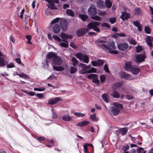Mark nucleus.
<instances>
[{
  "mask_svg": "<svg viewBox=\"0 0 153 153\" xmlns=\"http://www.w3.org/2000/svg\"><path fill=\"white\" fill-rule=\"evenodd\" d=\"M52 59V64L53 65H60L62 63V60L60 57L57 56V54L53 52H49L47 54L46 60Z\"/></svg>",
  "mask_w": 153,
  "mask_h": 153,
  "instance_id": "nucleus-1",
  "label": "nucleus"
},
{
  "mask_svg": "<svg viewBox=\"0 0 153 153\" xmlns=\"http://www.w3.org/2000/svg\"><path fill=\"white\" fill-rule=\"evenodd\" d=\"M99 46L102 48H104L109 50L115 49L116 47L114 42L112 41H109L107 44H99Z\"/></svg>",
  "mask_w": 153,
  "mask_h": 153,
  "instance_id": "nucleus-2",
  "label": "nucleus"
},
{
  "mask_svg": "<svg viewBox=\"0 0 153 153\" xmlns=\"http://www.w3.org/2000/svg\"><path fill=\"white\" fill-rule=\"evenodd\" d=\"M60 25L63 32L66 31L68 29V22L67 19L65 18L61 19L59 22Z\"/></svg>",
  "mask_w": 153,
  "mask_h": 153,
  "instance_id": "nucleus-3",
  "label": "nucleus"
},
{
  "mask_svg": "<svg viewBox=\"0 0 153 153\" xmlns=\"http://www.w3.org/2000/svg\"><path fill=\"white\" fill-rule=\"evenodd\" d=\"M86 28H81L78 29L76 31V34L78 37H81L84 36L88 31Z\"/></svg>",
  "mask_w": 153,
  "mask_h": 153,
  "instance_id": "nucleus-4",
  "label": "nucleus"
},
{
  "mask_svg": "<svg viewBox=\"0 0 153 153\" xmlns=\"http://www.w3.org/2000/svg\"><path fill=\"white\" fill-rule=\"evenodd\" d=\"M87 77L89 79H93L92 82L97 84L99 85L100 81L98 79V76L95 74H90L88 75Z\"/></svg>",
  "mask_w": 153,
  "mask_h": 153,
  "instance_id": "nucleus-5",
  "label": "nucleus"
},
{
  "mask_svg": "<svg viewBox=\"0 0 153 153\" xmlns=\"http://www.w3.org/2000/svg\"><path fill=\"white\" fill-rule=\"evenodd\" d=\"M120 76L122 79L124 78L129 80L134 79V78L131 75L125 72H121L120 73Z\"/></svg>",
  "mask_w": 153,
  "mask_h": 153,
  "instance_id": "nucleus-6",
  "label": "nucleus"
},
{
  "mask_svg": "<svg viewBox=\"0 0 153 153\" xmlns=\"http://www.w3.org/2000/svg\"><path fill=\"white\" fill-rule=\"evenodd\" d=\"M146 56L143 54H137L135 56V61L136 63L142 62L144 61Z\"/></svg>",
  "mask_w": 153,
  "mask_h": 153,
  "instance_id": "nucleus-7",
  "label": "nucleus"
},
{
  "mask_svg": "<svg viewBox=\"0 0 153 153\" xmlns=\"http://www.w3.org/2000/svg\"><path fill=\"white\" fill-rule=\"evenodd\" d=\"M120 111L119 109L114 107H111L109 109V112L111 115L117 116Z\"/></svg>",
  "mask_w": 153,
  "mask_h": 153,
  "instance_id": "nucleus-8",
  "label": "nucleus"
},
{
  "mask_svg": "<svg viewBox=\"0 0 153 153\" xmlns=\"http://www.w3.org/2000/svg\"><path fill=\"white\" fill-rule=\"evenodd\" d=\"M88 12L89 14L91 16L96 15L97 11L95 6L94 5H91L88 9Z\"/></svg>",
  "mask_w": 153,
  "mask_h": 153,
  "instance_id": "nucleus-9",
  "label": "nucleus"
},
{
  "mask_svg": "<svg viewBox=\"0 0 153 153\" xmlns=\"http://www.w3.org/2000/svg\"><path fill=\"white\" fill-rule=\"evenodd\" d=\"M128 45L126 43H121L118 45V48L120 51H124L127 49Z\"/></svg>",
  "mask_w": 153,
  "mask_h": 153,
  "instance_id": "nucleus-10",
  "label": "nucleus"
},
{
  "mask_svg": "<svg viewBox=\"0 0 153 153\" xmlns=\"http://www.w3.org/2000/svg\"><path fill=\"white\" fill-rule=\"evenodd\" d=\"M61 28V27L60 25L58 24H54L53 26L52 30L55 34H57L60 32Z\"/></svg>",
  "mask_w": 153,
  "mask_h": 153,
  "instance_id": "nucleus-11",
  "label": "nucleus"
},
{
  "mask_svg": "<svg viewBox=\"0 0 153 153\" xmlns=\"http://www.w3.org/2000/svg\"><path fill=\"white\" fill-rule=\"evenodd\" d=\"M134 75H137L140 72V69L137 66L135 65H133L131 70L130 71Z\"/></svg>",
  "mask_w": 153,
  "mask_h": 153,
  "instance_id": "nucleus-12",
  "label": "nucleus"
},
{
  "mask_svg": "<svg viewBox=\"0 0 153 153\" xmlns=\"http://www.w3.org/2000/svg\"><path fill=\"white\" fill-rule=\"evenodd\" d=\"M62 100L61 97H57L53 99H50L48 101V103L51 105H53L58 103L59 101Z\"/></svg>",
  "mask_w": 153,
  "mask_h": 153,
  "instance_id": "nucleus-13",
  "label": "nucleus"
},
{
  "mask_svg": "<svg viewBox=\"0 0 153 153\" xmlns=\"http://www.w3.org/2000/svg\"><path fill=\"white\" fill-rule=\"evenodd\" d=\"M100 25V23L98 22H90L88 24L87 26V29L88 30L93 29L94 26H99Z\"/></svg>",
  "mask_w": 153,
  "mask_h": 153,
  "instance_id": "nucleus-14",
  "label": "nucleus"
},
{
  "mask_svg": "<svg viewBox=\"0 0 153 153\" xmlns=\"http://www.w3.org/2000/svg\"><path fill=\"white\" fill-rule=\"evenodd\" d=\"M133 66L132 62L131 61H126L125 63L124 69L128 71H130Z\"/></svg>",
  "mask_w": 153,
  "mask_h": 153,
  "instance_id": "nucleus-15",
  "label": "nucleus"
},
{
  "mask_svg": "<svg viewBox=\"0 0 153 153\" xmlns=\"http://www.w3.org/2000/svg\"><path fill=\"white\" fill-rule=\"evenodd\" d=\"M133 23L134 25L137 28L138 30L139 31H142V25L138 21H134Z\"/></svg>",
  "mask_w": 153,
  "mask_h": 153,
  "instance_id": "nucleus-16",
  "label": "nucleus"
},
{
  "mask_svg": "<svg viewBox=\"0 0 153 153\" xmlns=\"http://www.w3.org/2000/svg\"><path fill=\"white\" fill-rule=\"evenodd\" d=\"M111 95L114 98H118L120 97L119 92L115 90H113V92L111 94Z\"/></svg>",
  "mask_w": 153,
  "mask_h": 153,
  "instance_id": "nucleus-17",
  "label": "nucleus"
},
{
  "mask_svg": "<svg viewBox=\"0 0 153 153\" xmlns=\"http://www.w3.org/2000/svg\"><path fill=\"white\" fill-rule=\"evenodd\" d=\"M119 131L121 134L122 135H124L126 134L128 130L127 127L120 128L119 130Z\"/></svg>",
  "mask_w": 153,
  "mask_h": 153,
  "instance_id": "nucleus-18",
  "label": "nucleus"
},
{
  "mask_svg": "<svg viewBox=\"0 0 153 153\" xmlns=\"http://www.w3.org/2000/svg\"><path fill=\"white\" fill-rule=\"evenodd\" d=\"M89 123V122L88 121H84L78 123L76 124V126H82L87 125Z\"/></svg>",
  "mask_w": 153,
  "mask_h": 153,
  "instance_id": "nucleus-19",
  "label": "nucleus"
},
{
  "mask_svg": "<svg viewBox=\"0 0 153 153\" xmlns=\"http://www.w3.org/2000/svg\"><path fill=\"white\" fill-rule=\"evenodd\" d=\"M97 7L100 8H103L104 7V2L101 0H98L97 2Z\"/></svg>",
  "mask_w": 153,
  "mask_h": 153,
  "instance_id": "nucleus-20",
  "label": "nucleus"
},
{
  "mask_svg": "<svg viewBox=\"0 0 153 153\" xmlns=\"http://www.w3.org/2000/svg\"><path fill=\"white\" fill-rule=\"evenodd\" d=\"M62 119L64 121H69L71 120V118L70 117L69 114L64 115L62 117Z\"/></svg>",
  "mask_w": 153,
  "mask_h": 153,
  "instance_id": "nucleus-21",
  "label": "nucleus"
},
{
  "mask_svg": "<svg viewBox=\"0 0 153 153\" xmlns=\"http://www.w3.org/2000/svg\"><path fill=\"white\" fill-rule=\"evenodd\" d=\"M62 41L64 42H60V45L62 47L64 48H68V42L67 40H64L62 39Z\"/></svg>",
  "mask_w": 153,
  "mask_h": 153,
  "instance_id": "nucleus-22",
  "label": "nucleus"
},
{
  "mask_svg": "<svg viewBox=\"0 0 153 153\" xmlns=\"http://www.w3.org/2000/svg\"><path fill=\"white\" fill-rule=\"evenodd\" d=\"M66 14L67 15L74 17V16L75 13L71 9H68L66 11Z\"/></svg>",
  "mask_w": 153,
  "mask_h": 153,
  "instance_id": "nucleus-23",
  "label": "nucleus"
},
{
  "mask_svg": "<svg viewBox=\"0 0 153 153\" xmlns=\"http://www.w3.org/2000/svg\"><path fill=\"white\" fill-rule=\"evenodd\" d=\"M53 69L57 71H62L64 70V68L62 66H57L53 65Z\"/></svg>",
  "mask_w": 153,
  "mask_h": 153,
  "instance_id": "nucleus-24",
  "label": "nucleus"
},
{
  "mask_svg": "<svg viewBox=\"0 0 153 153\" xmlns=\"http://www.w3.org/2000/svg\"><path fill=\"white\" fill-rule=\"evenodd\" d=\"M106 7L107 8H110L112 6V2L109 0H106L105 2Z\"/></svg>",
  "mask_w": 153,
  "mask_h": 153,
  "instance_id": "nucleus-25",
  "label": "nucleus"
},
{
  "mask_svg": "<svg viewBox=\"0 0 153 153\" xmlns=\"http://www.w3.org/2000/svg\"><path fill=\"white\" fill-rule=\"evenodd\" d=\"M79 16L84 21L87 19L88 18V16L84 14H80L79 15Z\"/></svg>",
  "mask_w": 153,
  "mask_h": 153,
  "instance_id": "nucleus-26",
  "label": "nucleus"
},
{
  "mask_svg": "<svg viewBox=\"0 0 153 153\" xmlns=\"http://www.w3.org/2000/svg\"><path fill=\"white\" fill-rule=\"evenodd\" d=\"M102 99L106 102H109L108 100V96L106 94H102Z\"/></svg>",
  "mask_w": 153,
  "mask_h": 153,
  "instance_id": "nucleus-27",
  "label": "nucleus"
},
{
  "mask_svg": "<svg viewBox=\"0 0 153 153\" xmlns=\"http://www.w3.org/2000/svg\"><path fill=\"white\" fill-rule=\"evenodd\" d=\"M89 57L88 56L86 55H84L83 56L82 59L83 60V62L88 63L89 62Z\"/></svg>",
  "mask_w": 153,
  "mask_h": 153,
  "instance_id": "nucleus-28",
  "label": "nucleus"
},
{
  "mask_svg": "<svg viewBox=\"0 0 153 153\" xmlns=\"http://www.w3.org/2000/svg\"><path fill=\"white\" fill-rule=\"evenodd\" d=\"M114 105L115 107H116V108H119L121 109L123 108V105L122 104H120L119 103H118L116 102H114Z\"/></svg>",
  "mask_w": 153,
  "mask_h": 153,
  "instance_id": "nucleus-29",
  "label": "nucleus"
},
{
  "mask_svg": "<svg viewBox=\"0 0 153 153\" xmlns=\"http://www.w3.org/2000/svg\"><path fill=\"white\" fill-rule=\"evenodd\" d=\"M4 59L1 57H0V67H4L6 65Z\"/></svg>",
  "mask_w": 153,
  "mask_h": 153,
  "instance_id": "nucleus-30",
  "label": "nucleus"
},
{
  "mask_svg": "<svg viewBox=\"0 0 153 153\" xmlns=\"http://www.w3.org/2000/svg\"><path fill=\"white\" fill-rule=\"evenodd\" d=\"M123 83L122 82H117L115 83L114 86H115V89H117V88H120L123 85Z\"/></svg>",
  "mask_w": 153,
  "mask_h": 153,
  "instance_id": "nucleus-31",
  "label": "nucleus"
},
{
  "mask_svg": "<svg viewBox=\"0 0 153 153\" xmlns=\"http://www.w3.org/2000/svg\"><path fill=\"white\" fill-rule=\"evenodd\" d=\"M77 71L76 68L71 66L70 68V73L71 74H73L75 73Z\"/></svg>",
  "mask_w": 153,
  "mask_h": 153,
  "instance_id": "nucleus-32",
  "label": "nucleus"
},
{
  "mask_svg": "<svg viewBox=\"0 0 153 153\" xmlns=\"http://www.w3.org/2000/svg\"><path fill=\"white\" fill-rule=\"evenodd\" d=\"M144 30L146 33L149 34L151 33L152 30L150 27L145 26V27Z\"/></svg>",
  "mask_w": 153,
  "mask_h": 153,
  "instance_id": "nucleus-33",
  "label": "nucleus"
},
{
  "mask_svg": "<svg viewBox=\"0 0 153 153\" xmlns=\"http://www.w3.org/2000/svg\"><path fill=\"white\" fill-rule=\"evenodd\" d=\"M76 56L80 60H82L83 58V55L81 53H78L76 54Z\"/></svg>",
  "mask_w": 153,
  "mask_h": 153,
  "instance_id": "nucleus-34",
  "label": "nucleus"
},
{
  "mask_svg": "<svg viewBox=\"0 0 153 153\" xmlns=\"http://www.w3.org/2000/svg\"><path fill=\"white\" fill-rule=\"evenodd\" d=\"M135 14L136 15H139L141 14V11L140 8L137 7L134 9Z\"/></svg>",
  "mask_w": 153,
  "mask_h": 153,
  "instance_id": "nucleus-35",
  "label": "nucleus"
},
{
  "mask_svg": "<svg viewBox=\"0 0 153 153\" xmlns=\"http://www.w3.org/2000/svg\"><path fill=\"white\" fill-rule=\"evenodd\" d=\"M100 78L101 82L102 83L106 80V77L104 75H101Z\"/></svg>",
  "mask_w": 153,
  "mask_h": 153,
  "instance_id": "nucleus-36",
  "label": "nucleus"
},
{
  "mask_svg": "<svg viewBox=\"0 0 153 153\" xmlns=\"http://www.w3.org/2000/svg\"><path fill=\"white\" fill-rule=\"evenodd\" d=\"M91 18L97 21H100L101 19V18L100 16L95 15L94 16H92L91 17Z\"/></svg>",
  "mask_w": 153,
  "mask_h": 153,
  "instance_id": "nucleus-37",
  "label": "nucleus"
},
{
  "mask_svg": "<svg viewBox=\"0 0 153 153\" xmlns=\"http://www.w3.org/2000/svg\"><path fill=\"white\" fill-rule=\"evenodd\" d=\"M72 60L73 62V65L74 66H76L78 64V62L76 58L73 57L72 59Z\"/></svg>",
  "mask_w": 153,
  "mask_h": 153,
  "instance_id": "nucleus-38",
  "label": "nucleus"
},
{
  "mask_svg": "<svg viewBox=\"0 0 153 153\" xmlns=\"http://www.w3.org/2000/svg\"><path fill=\"white\" fill-rule=\"evenodd\" d=\"M61 19L59 18H56L53 19L51 22V24L52 25L54 24H55L56 23H58L59 22V20Z\"/></svg>",
  "mask_w": 153,
  "mask_h": 153,
  "instance_id": "nucleus-39",
  "label": "nucleus"
},
{
  "mask_svg": "<svg viewBox=\"0 0 153 153\" xmlns=\"http://www.w3.org/2000/svg\"><path fill=\"white\" fill-rule=\"evenodd\" d=\"M146 42H153V37L149 36H147L146 38Z\"/></svg>",
  "mask_w": 153,
  "mask_h": 153,
  "instance_id": "nucleus-40",
  "label": "nucleus"
},
{
  "mask_svg": "<svg viewBox=\"0 0 153 153\" xmlns=\"http://www.w3.org/2000/svg\"><path fill=\"white\" fill-rule=\"evenodd\" d=\"M53 39L56 41H57L58 42H60L61 41V39L57 36L56 35H54L53 36Z\"/></svg>",
  "mask_w": 153,
  "mask_h": 153,
  "instance_id": "nucleus-41",
  "label": "nucleus"
},
{
  "mask_svg": "<svg viewBox=\"0 0 153 153\" xmlns=\"http://www.w3.org/2000/svg\"><path fill=\"white\" fill-rule=\"evenodd\" d=\"M74 114L76 116L78 117H83L85 116V114L81 113V112H76L74 113Z\"/></svg>",
  "mask_w": 153,
  "mask_h": 153,
  "instance_id": "nucleus-42",
  "label": "nucleus"
},
{
  "mask_svg": "<svg viewBox=\"0 0 153 153\" xmlns=\"http://www.w3.org/2000/svg\"><path fill=\"white\" fill-rule=\"evenodd\" d=\"M20 77H22L25 79H28L29 78V77L24 73H22L20 74Z\"/></svg>",
  "mask_w": 153,
  "mask_h": 153,
  "instance_id": "nucleus-43",
  "label": "nucleus"
},
{
  "mask_svg": "<svg viewBox=\"0 0 153 153\" xmlns=\"http://www.w3.org/2000/svg\"><path fill=\"white\" fill-rule=\"evenodd\" d=\"M97 71L96 69L94 68H92L88 71V73H96Z\"/></svg>",
  "mask_w": 153,
  "mask_h": 153,
  "instance_id": "nucleus-44",
  "label": "nucleus"
},
{
  "mask_svg": "<svg viewBox=\"0 0 153 153\" xmlns=\"http://www.w3.org/2000/svg\"><path fill=\"white\" fill-rule=\"evenodd\" d=\"M136 51L137 53H139L142 50V47L139 45L136 47Z\"/></svg>",
  "mask_w": 153,
  "mask_h": 153,
  "instance_id": "nucleus-45",
  "label": "nucleus"
},
{
  "mask_svg": "<svg viewBox=\"0 0 153 153\" xmlns=\"http://www.w3.org/2000/svg\"><path fill=\"white\" fill-rule=\"evenodd\" d=\"M97 66H100L103 65L104 64V62L103 60L101 59H98L97 61Z\"/></svg>",
  "mask_w": 153,
  "mask_h": 153,
  "instance_id": "nucleus-46",
  "label": "nucleus"
},
{
  "mask_svg": "<svg viewBox=\"0 0 153 153\" xmlns=\"http://www.w3.org/2000/svg\"><path fill=\"white\" fill-rule=\"evenodd\" d=\"M129 149V146L128 145H126L125 146H123V148L122 149L124 151H126L128 150Z\"/></svg>",
  "mask_w": 153,
  "mask_h": 153,
  "instance_id": "nucleus-47",
  "label": "nucleus"
},
{
  "mask_svg": "<svg viewBox=\"0 0 153 153\" xmlns=\"http://www.w3.org/2000/svg\"><path fill=\"white\" fill-rule=\"evenodd\" d=\"M24 92L30 96H33L35 95V92H34L30 91L29 92L27 91H25Z\"/></svg>",
  "mask_w": 153,
  "mask_h": 153,
  "instance_id": "nucleus-48",
  "label": "nucleus"
},
{
  "mask_svg": "<svg viewBox=\"0 0 153 153\" xmlns=\"http://www.w3.org/2000/svg\"><path fill=\"white\" fill-rule=\"evenodd\" d=\"M14 67H15V65L12 62L9 63L7 66V68H12Z\"/></svg>",
  "mask_w": 153,
  "mask_h": 153,
  "instance_id": "nucleus-49",
  "label": "nucleus"
},
{
  "mask_svg": "<svg viewBox=\"0 0 153 153\" xmlns=\"http://www.w3.org/2000/svg\"><path fill=\"white\" fill-rule=\"evenodd\" d=\"M116 18L115 17L110 18L109 19V21L111 24H113L116 22Z\"/></svg>",
  "mask_w": 153,
  "mask_h": 153,
  "instance_id": "nucleus-50",
  "label": "nucleus"
},
{
  "mask_svg": "<svg viewBox=\"0 0 153 153\" xmlns=\"http://www.w3.org/2000/svg\"><path fill=\"white\" fill-rule=\"evenodd\" d=\"M104 71L106 72L109 73L110 71L109 70L108 65L106 64H105L104 66Z\"/></svg>",
  "mask_w": 153,
  "mask_h": 153,
  "instance_id": "nucleus-51",
  "label": "nucleus"
},
{
  "mask_svg": "<svg viewBox=\"0 0 153 153\" xmlns=\"http://www.w3.org/2000/svg\"><path fill=\"white\" fill-rule=\"evenodd\" d=\"M126 12H123L122 13V15L120 17V18L121 19L123 20H125V16L126 15Z\"/></svg>",
  "mask_w": 153,
  "mask_h": 153,
  "instance_id": "nucleus-52",
  "label": "nucleus"
},
{
  "mask_svg": "<svg viewBox=\"0 0 153 153\" xmlns=\"http://www.w3.org/2000/svg\"><path fill=\"white\" fill-rule=\"evenodd\" d=\"M45 88L44 87H42V88H34V91H43L45 90Z\"/></svg>",
  "mask_w": 153,
  "mask_h": 153,
  "instance_id": "nucleus-53",
  "label": "nucleus"
},
{
  "mask_svg": "<svg viewBox=\"0 0 153 153\" xmlns=\"http://www.w3.org/2000/svg\"><path fill=\"white\" fill-rule=\"evenodd\" d=\"M129 42L131 44H133L134 45L137 44L136 42L133 39H130L129 40Z\"/></svg>",
  "mask_w": 153,
  "mask_h": 153,
  "instance_id": "nucleus-54",
  "label": "nucleus"
},
{
  "mask_svg": "<svg viewBox=\"0 0 153 153\" xmlns=\"http://www.w3.org/2000/svg\"><path fill=\"white\" fill-rule=\"evenodd\" d=\"M101 26L102 27H105L108 28H109L110 27L109 25L106 22L102 23L101 25Z\"/></svg>",
  "mask_w": 153,
  "mask_h": 153,
  "instance_id": "nucleus-55",
  "label": "nucleus"
},
{
  "mask_svg": "<svg viewBox=\"0 0 153 153\" xmlns=\"http://www.w3.org/2000/svg\"><path fill=\"white\" fill-rule=\"evenodd\" d=\"M96 116L95 114H94L93 115H91L90 116V118L93 121H95L96 120Z\"/></svg>",
  "mask_w": 153,
  "mask_h": 153,
  "instance_id": "nucleus-56",
  "label": "nucleus"
},
{
  "mask_svg": "<svg viewBox=\"0 0 153 153\" xmlns=\"http://www.w3.org/2000/svg\"><path fill=\"white\" fill-rule=\"evenodd\" d=\"M86 69H82L79 72L80 74H84L88 73V71H87L86 70Z\"/></svg>",
  "mask_w": 153,
  "mask_h": 153,
  "instance_id": "nucleus-57",
  "label": "nucleus"
},
{
  "mask_svg": "<svg viewBox=\"0 0 153 153\" xmlns=\"http://www.w3.org/2000/svg\"><path fill=\"white\" fill-rule=\"evenodd\" d=\"M130 15H131L130 13H126L125 17V20H128V19L130 18Z\"/></svg>",
  "mask_w": 153,
  "mask_h": 153,
  "instance_id": "nucleus-58",
  "label": "nucleus"
},
{
  "mask_svg": "<svg viewBox=\"0 0 153 153\" xmlns=\"http://www.w3.org/2000/svg\"><path fill=\"white\" fill-rule=\"evenodd\" d=\"M94 26L93 30L95 31H96L98 32H99L100 31V29L97 27V26Z\"/></svg>",
  "mask_w": 153,
  "mask_h": 153,
  "instance_id": "nucleus-59",
  "label": "nucleus"
},
{
  "mask_svg": "<svg viewBox=\"0 0 153 153\" xmlns=\"http://www.w3.org/2000/svg\"><path fill=\"white\" fill-rule=\"evenodd\" d=\"M37 140L39 142L43 141L45 140V138L43 137H38Z\"/></svg>",
  "mask_w": 153,
  "mask_h": 153,
  "instance_id": "nucleus-60",
  "label": "nucleus"
},
{
  "mask_svg": "<svg viewBox=\"0 0 153 153\" xmlns=\"http://www.w3.org/2000/svg\"><path fill=\"white\" fill-rule=\"evenodd\" d=\"M70 46L74 49H76L77 48V46L72 42H71L70 44Z\"/></svg>",
  "mask_w": 153,
  "mask_h": 153,
  "instance_id": "nucleus-61",
  "label": "nucleus"
},
{
  "mask_svg": "<svg viewBox=\"0 0 153 153\" xmlns=\"http://www.w3.org/2000/svg\"><path fill=\"white\" fill-rule=\"evenodd\" d=\"M87 146L86 144H85L84 146V152L85 153H88V149Z\"/></svg>",
  "mask_w": 153,
  "mask_h": 153,
  "instance_id": "nucleus-62",
  "label": "nucleus"
},
{
  "mask_svg": "<svg viewBox=\"0 0 153 153\" xmlns=\"http://www.w3.org/2000/svg\"><path fill=\"white\" fill-rule=\"evenodd\" d=\"M80 66L83 69H86V64L83 63H80Z\"/></svg>",
  "mask_w": 153,
  "mask_h": 153,
  "instance_id": "nucleus-63",
  "label": "nucleus"
},
{
  "mask_svg": "<svg viewBox=\"0 0 153 153\" xmlns=\"http://www.w3.org/2000/svg\"><path fill=\"white\" fill-rule=\"evenodd\" d=\"M143 150H144L143 148L141 147H139L137 149V153H141V151Z\"/></svg>",
  "mask_w": 153,
  "mask_h": 153,
  "instance_id": "nucleus-64",
  "label": "nucleus"
}]
</instances>
